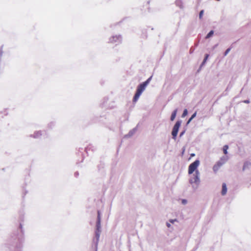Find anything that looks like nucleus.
I'll use <instances>...</instances> for the list:
<instances>
[{
  "mask_svg": "<svg viewBox=\"0 0 251 251\" xmlns=\"http://www.w3.org/2000/svg\"><path fill=\"white\" fill-rule=\"evenodd\" d=\"M151 79V76L146 81L144 82L142 84H140L137 89L136 92L133 97V102H136L138 100L139 97L142 93V92L145 90L146 86L149 83Z\"/></svg>",
  "mask_w": 251,
  "mask_h": 251,
  "instance_id": "obj_1",
  "label": "nucleus"
},
{
  "mask_svg": "<svg viewBox=\"0 0 251 251\" xmlns=\"http://www.w3.org/2000/svg\"><path fill=\"white\" fill-rule=\"evenodd\" d=\"M227 159L228 157L227 156H223L221 157L220 160L214 165L213 167V171L214 172H217L221 166L227 161Z\"/></svg>",
  "mask_w": 251,
  "mask_h": 251,
  "instance_id": "obj_2",
  "label": "nucleus"
},
{
  "mask_svg": "<svg viewBox=\"0 0 251 251\" xmlns=\"http://www.w3.org/2000/svg\"><path fill=\"white\" fill-rule=\"evenodd\" d=\"M199 164L200 161L198 160H196L194 162L191 163L188 167V174H192L196 170Z\"/></svg>",
  "mask_w": 251,
  "mask_h": 251,
  "instance_id": "obj_3",
  "label": "nucleus"
},
{
  "mask_svg": "<svg viewBox=\"0 0 251 251\" xmlns=\"http://www.w3.org/2000/svg\"><path fill=\"white\" fill-rule=\"evenodd\" d=\"M181 125V122L180 121H177L176 123L175 124L174 126L173 127V130L172 132V134L173 136V138L175 140L176 139V137L178 133V131L179 129V128Z\"/></svg>",
  "mask_w": 251,
  "mask_h": 251,
  "instance_id": "obj_4",
  "label": "nucleus"
},
{
  "mask_svg": "<svg viewBox=\"0 0 251 251\" xmlns=\"http://www.w3.org/2000/svg\"><path fill=\"white\" fill-rule=\"evenodd\" d=\"M97 229L96 231V236L97 239H99L100 237V212L99 211H98V218L97 222L96 224Z\"/></svg>",
  "mask_w": 251,
  "mask_h": 251,
  "instance_id": "obj_5",
  "label": "nucleus"
},
{
  "mask_svg": "<svg viewBox=\"0 0 251 251\" xmlns=\"http://www.w3.org/2000/svg\"><path fill=\"white\" fill-rule=\"evenodd\" d=\"M199 171L197 170L196 171L195 177L194 178V180H191V183H198V182H199Z\"/></svg>",
  "mask_w": 251,
  "mask_h": 251,
  "instance_id": "obj_6",
  "label": "nucleus"
},
{
  "mask_svg": "<svg viewBox=\"0 0 251 251\" xmlns=\"http://www.w3.org/2000/svg\"><path fill=\"white\" fill-rule=\"evenodd\" d=\"M227 192V188L226 184L224 183L222 184V195H225L226 194Z\"/></svg>",
  "mask_w": 251,
  "mask_h": 251,
  "instance_id": "obj_7",
  "label": "nucleus"
},
{
  "mask_svg": "<svg viewBox=\"0 0 251 251\" xmlns=\"http://www.w3.org/2000/svg\"><path fill=\"white\" fill-rule=\"evenodd\" d=\"M177 111V110L176 109L172 113L171 117V120L172 121H173L175 120V119L176 117V115Z\"/></svg>",
  "mask_w": 251,
  "mask_h": 251,
  "instance_id": "obj_8",
  "label": "nucleus"
},
{
  "mask_svg": "<svg viewBox=\"0 0 251 251\" xmlns=\"http://www.w3.org/2000/svg\"><path fill=\"white\" fill-rule=\"evenodd\" d=\"M228 148V147L227 145H225L223 147V152L225 154H226L227 153V150Z\"/></svg>",
  "mask_w": 251,
  "mask_h": 251,
  "instance_id": "obj_9",
  "label": "nucleus"
},
{
  "mask_svg": "<svg viewBox=\"0 0 251 251\" xmlns=\"http://www.w3.org/2000/svg\"><path fill=\"white\" fill-rule=\"evenodd\" d=\"M213 33H214L213 31V30H211V31H210L208 34H207V35H206V37H205V38H206V39H208V38H210L211 36H212L213 35Z\"/></svg>",
  "mask_w": 251,
  "mask_h": 251,
  "instance_id": "obj_10",
  "label": "nucleus"
},
{
  "mask_svg": "<svg viewBox=\"0 0 251 251\" xmlns=\"http://www.w3.org/2000/svg\"><path fill=\"white\" fill-rule=\"evenodd\" d=\"M250 165H251V163L248 162L245 163L243 166V170H245L246 168H248V166Z\"/></svg>",
  "mask_w": 251,
  "mask_h": 251,
  "instance_id": "obj_11",
  "label": "nucleus"
},
{
  "mask_svg": "<svg viewBox=\"0 0 251 251\" xmlns=\"http://www.w3.org/2000/svg\"><path fill=\"white\" fill-rule=\"evenodd\" d=\"M187 113H188V111H187V110L186 109H185L183 112V114L182 115V117H185L187 115Z\"/></svg>",
  "mask_w": 251,
  "mask_h": 251,
  "instance_id": "obj_12",
  "label": "nucleus"
},
{
  "mask_svg": "<svg viewBox=\"0 0 251 251\" xmlns=\"http://www.w3.org/2000/svg\"><path fill=\"white\" fill-rule=\"evenodd\" d=\"M208 56H209L208 54H206L205 55V56L204 59V60L203 61V62H202V64H204L205 63V62L206 61Z\"/></svg>",
  "mask_w": 251,
  "mask_h": 251,
  "instance_id": "obj_13",
  "label": "nucleus"
},
{
  "mask_svg": "<svg viewBox=\"0 0 251 251\" xmlns=\"http://www.w3.org/2000/svg\"><path fill=\"white\" fill-rule=\"evenodd\" d=\"M203 10H201L200 12V14H199V17H200V19H201L202 17V16H203Z\"/></svg>",
  "mask_w": 251,
  "mask_h": 251,
  "instance_id": "obj_14",
  "label": "nucleus"
},
{
  "mask_svg": "<svg viewBox=\"0 0 251 251\" xmlns=\"http://www.w3.org/2000/svg\"><path fill=\"white\" fill-rule=\"evenodd\" d=\"M230 48H228V49H227L226 50V51H225V54H224V55H225V56L228 53V52L230 51Z\"/></svg>",
  "mask_w": 251,
  "mask_h": 251,
  "instance_id": "obj_15",
  "label": "nucleus"
},
{
  "mask_svg": "<svg viewBox=\"0 0 251 251\" xmlns=\"http://www.w3.org/2000/svg\"><path fill=\"white\" fill-rule=\"evenodd\" d=\"M196 114H197V112H195V113H194L192 115V116H191V119H193V118H194L196 117Z\"/></svg>",
  "mask_w": 251,
  "mask_h": 251,
  "instance_id": "obj_16",
  "label": "nucleus"
},
{
  "mask_svg": "<svg viewBox=\"0 0 251 251\" xmlns=\"http://www.w3.org/2000/svg\"><path fill=\"white\" fill-rule=\"evenodd\" d=\"M175 221H176V219H175V220H170V222L171 223H172V224H174Z\"/></svg>",
  "mask_w": 251,
  "mask_h": 251,
  "instance_id": "obj_17",
  "label": "nucleus"
},
{
  "mask_svg": "<svg viewBox=\"0 0 251 251\" xmlns=\"http://www.w3.org/2000/svg\"><path fill=\"white\" fill-rule=\"evenodd\" d=\"M182 203H183V204H186V202H187V201H186V200H183L182 201Z\"/></svg>",
  "mask_w": 251,
  "mask_h": 251,
  "instance_id": "obj_18",
  "label": "nucleus"
},
{
  "mask_svg": "<svg viewBox=\"0 0 251 251\" xmlns=\"http://www.w3.org/2000/svg\"><path fill=\"white\" fill-rule=\"evenodd\" d=\"M193 119H191V117L189 119V120L187 122V124H188Z\"/></svg>",
  "mask_w": 251,
  "mask_h": 251,
  "instance_id": "obj_19",
  "label": "nucleus"
},
{
  "mask_svg": "<svg viewBox=\"0 0 251 251\" xmlns=\"http://www.w3.org/2000/svg\"><path fill=\"white\" fill-rule=\"evenodd\" d=\"M193 119H191V117L189 119V120L187 122V124H188Z\"/></svg>",
  "mask_w": 251,
  "mask_h": 251,
  "instance_id": "obj_20",
  "label": "nucleus"
},
{
  "mask_svg": "<svg viewBox=\"0 0 251 251\" xmlns=\"http://www.w3.org/2000/svg\"><path fill=\"white\" fill-rule=\"evenodd\" d=\"M167 226L168 227H170L171 226V224H169V223H167Z\"/></svg>",
  "mask_w": 251,
  "mask_h": 251,
  "instance_id": "obj_21",
  "label": "nucleus"
},
{
  "mask_svg": "<svg viewBox=\"0 0 251 251\" xmlns=\"http://www.w3.org/2000/svg\"><path fill=\"white\" fill-rule=\"evenodd\" d=\"M183 133H184L183 132H181V133H180V136H182V135H183Z\"/></svg>",
  "mask_w": 251,
  "mask_h": 251,
  "instance_id": "obj_22",
  "label": "nucleus"
},
{
  "mask_svg": "<svg viewBox=\"0 0 251 251\" xmlns=\"http://www.w3.org/2000/svg\"><path fill=\"white\" fill-rule=\"evenodd\" d=\"M191 155L192 156H194V155H195V154H191Z\"/></svg>",
  "mask_w": 251,
  "mask_h": 251,
  "instance_id": "obj_23",
  "label": "nucleus"
}]
</instances>
